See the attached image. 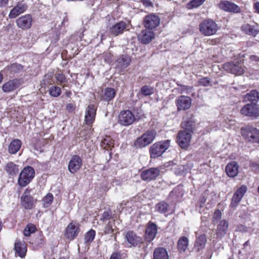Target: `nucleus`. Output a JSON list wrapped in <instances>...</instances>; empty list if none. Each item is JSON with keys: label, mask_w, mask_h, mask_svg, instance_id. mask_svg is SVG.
<instances>
[{"label": "nucleus", "mask_w": 259, "mask_h": 259, "mask_svg": "<svg viewBox=\"0 0 259 259\" xmlns=\"http://www.w3.org/2000/svg\"><path fill=\"white\" fill-rule=\"evenodd\" d=\"M219 29L216 22L211 19H205L199 24V31L205 36H210L215 34Z\"/></svg>", "instance_id": "f257e3e1"}, {"label": "nucleus", "mask_w": 259, "mask_h": 259, "mask_svg": "<svg viewBox=\"0 0 259 259\" xmlns=\"http://www.w3.org/2000/svg\"><path fill=\"white\" fill-rule=\"evenodd\" d=\"M170 140L158 141L152 144L149 148L151 158L155 159L160 157L170 146Z\"/></svg>", "instance_id": "f03ea898"}, {"label": "nucleus", "mask_w": 259, "mask_h": 259, "mask_svg": "<svg viewBox=\"0 0 259 259\" xmlns=\"http://www.w3.org/2000/svg\"><path fill=\"white\" fill-rule=\"evenodd\" d=\"M154 130H147L142 135L138 137L134 143V146L136 148H143L152 143L156 136Z\"/></svg>", "instance_id": "7ed1b4c3"}, {"label": "nucleus", "mask_w": 259, "mask_h": 259, "mask_svg": "<svg viewBox=\"0 0 259 259\" xmlns=\"http://www.w3.org/2000/svg\"><path fill=\"white\" fill-rule=\"evenodd\" d=\"M35 171L30 166L25 167L21 171L18 180V184L21 187H25L28 185L34 178Z\"/></svg>", "instance_id": "20e7f679"}, {"label": "nucleus", "mask_w": 259, "mask_h": 259, "mask_svg": "<svg viewBox=\"0 0 259 259\" xmlns=\"http://www.w3.org/2000/svg\"><path fill=\"white\" fill-rule=\"evenodd\" d=\"M242 137L249 142L259 143V130L251 125L241 129Z\"/></svg>", "instance_id": "39448f33"}, {"label": "nucleus", "mask_w": 259, "mask_h": 259, "mask_svg": "<svg viewBox=\"0 0 259 259\" xmlns=\"http://www.w3.org/2000/svg\"><path fill=\"white\" fill-rule=\"evenodd\" d=\"M182 131L193 134L196 130V120L193 114L187 112L180 124Z\"/></svg>", "instance_id": "423d86ee"}, {"label": "nucleus", "mask_w": 259, "mask_h": 259, "mask_svg": "<svg viewBox=\"0 0 259 259\" xmlns=\"http://www.w3.org/2000/svg\"><path fill=\"white\" fill-rule=\"evenodd\" d=\"M135 120L134 114L128 109L121 110L118 116V122L123 126L131 125Z\"/></svg>", "instance_id": "0eeeda50"}, {"label": "nucleus", "mask_w": 259, "mask_h": 259, "mask_svg": "<svg viewBox=\"0 0 259 259\" xmlns=\"http://www.w3.org/2000/svg\"><path fill=\"white\" fill-rule=\"evenodd\" d=\"M192 134L185 131L180 130L177 134L176 142L179 146L183 149H187L191 143Z\"/></svg>", "instance_id": "6e6552de"}, {"label": "nucleus", "mask_w": 259, "mask_h": 259, "mask_svg": "<svg viewBox=\"0 0 259 259\" xmlns=\"http://www.w3.org/2000/svg\"><path fill=\"white\" fill-rule=\"evenodd\" d=\"M160 175V170L158 167H151L141 171V179L146 182L155 181Z\"/></svg>", "instance_id": "1a4fd4ad"}, {"label": "nucleus", "mask_w": 259, "mask_h": 259, "mask_svg": "<svg viewBox=\"0 0 259 259\" xmlns=\"http://www.w3.org/2000/svg\"><path fill=\"white\" fill-rule=\"evenodd\" d=\"M31 189L26 188L21 197V203L22 206L25 209H31L34 206L36 200L30 195Z\"/></svg>", "instance_id": "9d476101"}, {"label": "nucleus", "mask_w": 259, "mask_h": 259, "mask_svg": "<svg viewBox=\"0 0 259 259\" xmlns=\"http://www.w3.org/2000/svg\"><path fill=\"white\" fill-rule=\"evenodd\" d=\"M160 22V19L159 16L151 13L145 16L143 25L146 29L153 30L159 25Z\"/></svg>", "instance_id": "9b49d317"}, {"label": "nucleus", "mask_w": 259, "mask_h": 259, "mask_svg": "<svg viewBox=\"0 0 259 259\" xmlns=\"http://www.w3.org/2000/svg\"><path fill=\"white\" fill-rule=\"evenodd\" d=\"M32 16L29 14L22 15L16 20L18 28L24 31L29 29L32 25Z\"/></svg>", "instance_id": "f8f14e48"}, {"label": "nucleus", "mask_w": 259, "mask_h": 259, "mask_svg": "<svg viewBox=\"0 0 259 259\" xmlns=\"http://www.w3.org/2000/svg\"><path fill=\"white\" fill-rule=\"evenodd\" d=\"M241 114L251 118L259 116V105L257 104H247L241 109Z\"/></svg>", "instance_id": "ddd939ff"}, {"label": "nucleus", "mask_w": 259, "mask_h": 259, "mask_svg": "<svg viewBox=\"0 0 259 259\" xmlns=\"http://www.w3.org/2000/svg\"><path fill=\"white\" fill-rule=\"evenodd\" d=\"M247 190V186L242 185L239 187L234 193L231 199L230 207L232 208H235L240 202L241 199L244 197Z\"/></svg>", "instance_id": "4468645a"}, {"label": "nucleus", "mask_w": 259, "mask_h": 259, "mask_svg": "<svg viewBox=\"0 0 259 259\" xmlns=\"http://www.w3.org/2000/svg\"><path fill=\"white\" fill-rule=\"evenodd\" d=\"M79 231V225L72 221L66 228L64 232V236L66 239L72 241L78 236Z\"/></svg>", "instance_id": "2eb2a0df"}, {"label": "nucleus", "mask_w": 259, "mask_h": 259, "mask_svg": "<svg viewBox=\"0 0 259 259\" xmlns=\"http://www.w3.org/2000/svg\"><path fill=\"white\" fill-rule=\"evenodd\" d=\"M82 159L78 155H73L71 156L68 165V171L72 174L77 172L82 166Z\"/></svg>", "instance_id": "dca6fc26"}, {"label": "nucleus", "mask_w": 259, "mask_h": 259, "mask_svg": "<svg viewBox=\"0 0 259 259\" xmlns=\"http://www.w3.org/2000/svg\"><path fill=\"white\" fill-rule=\"evenodd\" d=\"M157 233V226L155 223L149 221L145 230V239L146 241L150 242L155 238Z\"/></svg>", "instance_id": "f3484780"}, {"label": "nucleus", "mask_w": 259, "mask_h": 259, "mask_svg": "<svg viewBox=\"0 0 259 259\" xmlns=\"http://www.w3.org/2000/svg\"><path fill=\"white\" fill-rule=\"evenodd\" d=\"M218 7L221 10L228 12L238 13L241 11L238 5L228 1H221L218 4Z\"/></svg>", "instance_id": "a211bd4d"}, {"label": "nucleus", "mask_w": 259, "mask_h": 259, "mask_svg": "<svg viewBox=\"0 0 259 259\" xmlns=\"http://www.w3.org/2000/svg\"><path fill=\"white\" fill-rule=\"evenodd\" d=\"M175 102L178 111L186 110L191 107L192 100L188 96L181 95L176 100Z\"/></svg>", "instance_id": "6ab92c4d"}, {"label": "nucleus", "mask_w": 259, "mask_h": 259, "mask_svg": "<svg viewBox=\"0 0 259 259\" xmlns=\"http://www.w3.org/2000/svg\"><path fill=\"white\" fill-rule=\"evenodd\" d=\"M224 68L226 71L236 75H241L244 72L243 68L239 66L238 62L235 63L233 62H226L224 64Z\"/></svg>", "instance_id": "aec40b11"}, {"label": "nucleus", "mask_w": 259, "mask_h": 259, "mask_svg": "<svg viewBox=\"0 0 259 259\" xmlns=\"http://www.w3.org/2000/svg\"><path fill=\"white\" fill-rule=\"evenodd\" d=\"M27 5L23 1L19 2L17 5L10 11L9 17L10 19H15L21 14L24 13L27 9Z\"/></svg>", "instance_id": "412c9836"}, {"label": "nucleus", "mask_w": 259, "mask_h": 259, "mask_svg": "<svg viewBox=\"0 0 259 259\" xmlns=\"http://www.w3.org/2000/svg\"><path fill=\"white\" fill-rule=\"evenodd\" d=\"M14 250L16 254L21 258H24L27 251V247L25 242L16 239L14 243Z\"/></svg>", "instance_id": "4be33fe9"}, {"label": "nucleus", "mask_w": 259, "mask_h": 259, "mask_svg": "<svg viewBox=\"0 0 259 259\" xmlns=\"http://www.w3.org/2000/svg\"><path fill=\"white\" fill-rule=\"evenodd\" d=\"M240 29L245 34L253 37H255L259 33L258 25L256 23L253 25L248 23L244 24L241 26Z\"/></svg>", "instance_id": "5701e85b"}, {"label": "nucleus", "mask_w": 259, "mask_h": 259, "mask_svg": "<svg viewBox=\"0 0 259 259\" xmlns=\"http://www.w3.org/2000/svg\"><path fill=\"white\" fill-rule=\"evenodd\" d=\"M21 84L20 79L14 78L5 82L2 86V90L5 93H10L18 88Z\"/></svg>", "instance_id": "b1692460"}, {"label": "nucleus", "mask_w": 259, "mask_h": 259, "mask_svg": "<svg viewBox=\"0 0 259 259\" xmlns=\"http://www.w3.org/2000/svg\"><path fill=\"white\" fill-rule=\"evenodd\" d=\"M229 226V224L227 220L224 219L219 222L215 232L218 238L222 239L227 234Z\"/></svg>", "instance_id": "393cba45"}, {"label": "nucleus", "mask_w": 259, "mask_h": 259, "mask_svg": "<svg viewBox=\"0 0 259 259\" xmlns=\"http://www.w3.org/2000/svg\"><path fill=\"white\" fill-rule=\"evenodd\" d=\"M97 108L93 104H90L88 106L87 110L85 114V122L89 126H92L95 120L96 115Z\"/></svg>", "instance_id": "a878e982"}, {"label": "nucleus", "mask_w": 259, "mask_h": 259, "mask_svg": "<svg viewBox=\"0 0 259 259\" xmlns=\"http://www.w3.org/2000/svg\"><path fill=\"white\" fill-rule=\"evenodd\" d=\"M126 23L123 21H120L113 25L109 29V32L114 36L122 34L126 30Z\"/></svg>", "instance_id": "bb28decb"}, {"label": "nucleus", "mask_w": 259, "mask_h": 259, "mask_svg": "<svg viewBox=\"0 0 259 259\" xmlns=\"http://www.w3.org/2000/svg\"><path fill=\"white\" fill-rule=\"evenodd\" d=\"M125 238L131 246L136 247L143 243V239L138 236L133 231H128L125 234Z\"/></svg>", "instance_id": "cd10ccee"}, {"label": "nucleus", "mask_w": 259, "mask_h": 259, "mask_svg": "<svg viewBox=\"0 0 259 259\" xmlns=\"http://www.w3.org/2000/svg\"><path fill=\"white\" fill-rule=\"evenodd\" d=\"M155 211L158 213L163 214L165 217L172 213L169 204L164 200L156 204Z\"/></svg>", "instance_id": "c85d7f7f"}, {"label": "nucleus", "mask_w": 259, "mask_h": 259, "mask_svg": "<svg viewBox=\"0 0 259 259\" xmlns=\"http://www.w3.org/2000/svg\"><path fill=\"white\" fill-rule=\"evenodd\" d=\"M155 37V33L152 30H143L138 35L139 41L143 44H149Z\"/></svg>", "instance_id": "c756f323"}, {"label": "nucleus", "mask_w": 259, "mask_h": 259, "mask_svg": "<svg viewBox=\"0 0 259 259\" xmlns=\"http://www.w3.org/2000/svg\"><path fill=\"white\" fill-rule=\"evenodd\" d=\"M116 94V92L114 88L107 87L102 91L100 99L102 101L109 102L113 100Z\"/></svg>", "instance_id": "7c9ffc66"}, {"label": "nucleus", "mask_w": 259, "mask_h": 259, "mask_svg": "<svg viewBox=\"0 0 259 259\" xmlns=\"http://www.w3.org/2000/svg\"><path fill=\"white\" fill-rule=\"evenodd\" d=\"M24 68L22 65L14 63L7 66L4 68L3 71L10 75L20 73Z\"/></svg>", "instance_id": "2f4dec72"}, {"label": "nucleus", "mask_w": 259, "mask_h": 259, "mask_svg": "<svg viewBox=\"0 0 259 259\" xmlns=\"http://www.w3.org/2000/svg\"><path fill=\"white\" fill-rule=\"evenodd\" d=\"M227 175L230 178H234L238 174V165L236 161L228 163L225 168Z\"/></svg>", "instance_id": "473e14b6"}, {"label": "nucleus", "mask_w": 259, "mask_h": 259, "mask_svg": "<svg viewBox=\"0 0 259 259\" xmlns=\"http://www.w3.org/2000/svg\"><path fill=\"white\" fill-rule=\"evenodd\" d=\"M114 141L110 136H106L102 141L101 146L105 150L110 151V158H111L112 153V149L114 147Z\"/></svg>", "instance_id": "72a5a7b5"}, {"label": "nucleus", "mask_w": 259, "mask_h": 259, "mask_svg": "<svg viewBox=\"0 0 259 259\" xmlns=\"http://www.w3.org/2000/svg\"><path fill=\"white\" fill-rule=\"evenodd\" d=\"M131 62V57L127 55L120 56L116 60V67L124 69L128 66Z\"/></svg>", "instance_id": "f704fd0d"}, {"label": "nucleus", "mask_w": 259, "mask_h": 259, "mask_svg": "<svg viewBox=\"0 0 259 259\" xmlns=\"http://www.w3.org/2000/svg\"><path fill=\"white\" fill-rule=\"evenodd\" d=\"M153 259H169L167 251L164 247L156 248L153 251Z\"/></svg>", "instance_id": "c9c22d12"}, {"label": "nucleus", "mask_w": 259, "mask_h": 259, "mask_svg": "<svg viewBox=\"0 0 259 259\" xmlns=\"http://www.w3.org/2000/svg\"><path fill=\"white\" fill-rule=\"evenodd\" d=\"M5 170L10 177L16 176L19 171V165L13 162H8L5 167Z\"/></svg>", "instance_id": "e433bc0d"}, {"label": "nucleus", "mask_w": 259, "mask_h": 259, "mask_svg": "<svg viewBox=\"0 0 259 259\" xmlns=\"http://www.w3.org/2000/svg\"><path fill=\"white\" fill-rule=\"evenodd\" d=\"M244 100L250 102V104H257L259 101V92L256 90H252L244 96Z\"/></svg>", "instance_id": "4c0bfd02"}, {"label": "nucleus", "mask_w": 259, "mask_h": 259, "mask_svg": "<svg viewBox=\"0 0 259 259\" xmlns=\"http://www.w3.org/2000/svg\"><path fill=\"white\" fill-rule=\"evenodd\" d=\"M22 142L20 140L16 139L12 140L8 147V152L11 154H16L21 147Z\"/></svg>", "instance_id": "58836bf2"}, {"label": "nucleus", "mask_w": 259, "mask_h": 259, "mask_svg": "<svg viewBox=\"0 0 259 259\" xmlns=\"http://www.w3.org/2000/svg\"><path fill=\"white\" fill-rule=\"evenodd\" d=\"M189 240L187 237L182 236L180 238L177 243V248L180 253L185 252L188 248Z\"/></svg>", "instance_id": "ea45409f"}, {"label": "nucleus", "mask_w": 259, "mask_h": 259, "mask_svg": "<svg viewBox=\"0 0 259 259\" xmlns=\"http://www.w3.org/2000/svg\"><path fill=\"white\" fill-rule=\"evenodd\" d=\"M96 235V231L93 229H91L84 235V243L90 245L94 240Z\"/></svg>", "instance_id": "a19ab883"}, {"label": "nucleus", "mask_w": 259, "mask_h": 259, "mask_svg": "<svg viewBox=\"0 0 259 259\" xmlns=\"http://www.w3.org/2000/svg\"><path fill=\"white\" fill-rule=\"evenodd\" d=\"M37 231L36 226L32 223H28L24 228L23 232L25 237H29L31 234L34 233Z\"/></svg>", "instance_id": "79ce46f5"}, {"label": "nucleus", "mask_w": 259, "mask_h": 259, "mask_svg": "<svg viewBox=\"0 0 259 259\" xmlns=\"http://www.w3.org/2000/svg\"><path fill=\"white\" fill-rule=\"evenodd\" d=\"M206 242V236L204 234H202L197 238L195 245L198 247V250H199L204 247Z\"/></svg>", "instance_id": "37998d69"}, {"label": "nucleus", "mask_w": 259, "mask_h": 259, "mask_svg": "<svg viewBox=\"0 0 259 259\" xmlns=\"http://www.w3.org/2000/svg\"><path fill=\"white\" fill-rule=\"evenodd\" d=\"M54 200V196L52 193H48L43 198H42V204L43 207L45 208H48L49 207L51 204L52 203Z\"/></svg>", "instance_id": "c03bdc74"}, {"label": "nucleus", "mask_w": 259, "mask_h": 259, "mask_svg": "<svg viewBox=\"0 0 259 259\" xmlns=\"http://www.w3.org/2000/svg\"><path fill=\"white\" fill-rule=\"evenodd\" d=\"M115 220H113V221H109L105 225L104 229V234H111L114 233V229L113 227L115 226Z\"/></svg>", "instance_id": "a18cd8bd"}, {"label": "nucleus", "mask_w": 259, "mask_h": 259, "mask_svg": "<svg viewBox=\"0 0 259 259\" xmlns=\"http://www.w3.org/2000/svg\"><path fill=\"white\" fill-rule=\"evenodd\" d=\"M206 0H191L187 5L186 7L188 9L197 8L201 6Z\"/></svg>", "instance_id": "49530a36"}, {"label": "nucleus", "mask_w": 259, "mask_h": 259, "mask_svg": "<svg viewBox=\"0 0 259 259\" xmlns=\"http://www.w3.org/2000/svg\"><path fill=\"white\" fill-rule=\"evenodd\" d=\"M115 214L112 213L110 209L104 211L100 218V221L105 222L113 219Z\"/></svg>", "instance_id": "de8ad7c7"}, {"label": "nucleus", "mask_w": 259, "mask_h": 259, "mask_svg": "<svg viewBox=\"0 0 259 259\" xmlns=\"http://www.w3.org/2000/svg\"><path fill=\"white\" fill-rule=\"evenodd\" d=\"M49 92L52 97H58L61 94L62 91L60 87L54 85L50 88Z\"/></svg>", "instance_id": "09e8293b"}, {"label": "nucleus", "mask_w": 259, "mask_h": 259, "mask_svg": "<svg viewBox=\"0 0 259 259\" xmlns=\"http://www.w3.org/2000/svg\"><path fill=\"white\" fill-rule=\"evenodd\" d=\"M141 93L145 96H150L153 93V88L144 85L141 89Z\"/></svg>", "instance_id": "8fccbe9b"}, {"label": "nucleus", "mask_w": 259, "mask_h": 259, "mask_svg": "<svg viewBox=\"0 0 259 259\" xmlns=\"http://www.w3.org/2000/svg\"><path fill=\"white\" fill-rule=\"evenodd\" d=\"M178 85L180 87L181 93H185L186 94H190L193 90V87L183 84H178Z\"/></svg>", "instance_id": "3c124183"}, {"label": "nucleus", "mask_w": 259, "mask_h": 259, "mask_svg": "<svg viewBox=\"0 0 259 259\" xmlns=\"http://www.w3.org/2000/svg\"><path fill=\"white\" fill-rule=\"evenodd\" d=\"M198 83L199 85L203 87H208L211 85L210 79L207 77H204L200 78L198 81Z\"/></svg>", "instance_id": "603ef678"}, {"label": "nucleus", "mask_w": 259, "mask_h": 259, "mask_svg": "<svg viewBox=\"0 0 259 259\" xmlns=\"http://www.w3.org/2000/svg\"><path fill=\"white\" fill-rule=\"evenodd\" d=\"M222 216V213L220 209L215 210L212 218V223L213 224H215L217 222H218L219 220H220Z\"/></svg>", "instance_id": "864d4df0"}, {"label": "nucleus", "mask_w": 259, "mask_h": 259, "mask_svg": "<svg viewBox=\"0 0 259 259\" xmlns=\"http://www.w3.org/2000/svg\"><path fill=\"white\" fill-rule=\"evenodd\" d=\"M55 78L57 79V80L61 83H63L67 82V78L65 75L63 73L56 74Z\"/></svg>", "instance_id": "5fc2aeb1"}, {"label": "nucleus", "mask_w": 259, "mask_h": 259, "mask_svg": "<svg viewBox=\"0 0 259 259\" xmlns=\"http://www.w3.org/2000/svg\"><path fill=\"white\" fill-rule=\"evenodd\" d=\"M236 231L245 233L247 231V227L243 224H238L236 228Z\"/></svg>", "instance_id": "6e6d98bb"}, {"label": "nucleus", "mask_w": 259, "mask_h": 259, "mask_svg": "<svg viewBox=\"0 0 259 259\" xmlns=\"http://www.w3.org/2000/svg\"><path fill=\"white\" fill-rule=\"evenodd\" d=\"M122 254L120 251L113 252L109 259H121Z\"/></svg>", "instance_id": "4d7b16f0"}, {"label": "nucleus", "mask_w": 259, "mask_h": 259, "mask_svg": "<svg viewBox=\"0 0 259 259\" xmlns=\"http://www.w3.org/2000/svg\"><path fill=\"white\" fill-rule=\"evenodd\" d=\"M140 2L145 7H153V3L150 0H140Z\"/></svg>", "instance_id": "13d9d810"}, {"label": "nucleus", "mask_w": 259, "mask_h": 259, "mask_svg": "<svg viewBox=\"0 0 259 259\" xmlns=\"http://www.w3.org/2000/svg\"><path fill=\"white\" fill-rule=\"evenodd\" d=\"M250 167L252 170L254 171H259V164L255 163H252L250 164Z\"/></svg>", "instance_id": "bf43d9fd"}, {"label": "nucleus", "mask_w": 259, "mask_h": 259, "mask_svg": "<svg viewBox=\"0 0 259 259\" xmlns=\"http://www.w3.org/2000/svg\"><path fill=\"white\" fill-rule=\"evenodd\" d=\"M249 59L251 61H255L256 62H259V57L255 55H252L249 56Z\"/></svg>", "instance_id": "052dcab7"}, {"label": "nucleus", "mask_w": 259, "mask_h": 259, "mask_svg": "<svg viewBox=\"0 0 259 259\" xmlns=\"http://www.w3.org/2000/svg\"><path fill=\"white\" fill-rule=\"evenodd\" d=\"M9 0H0V7H6L9 3Z\"/></svg>", "instance_id": "680f3d73"}, {"label": "nucleus", "mask_w": 259, "mask_h": 259, "mask_svg": "<svg viewBox=\"0 0 259 259\" xmlns=\"http://www.w3.org/2000/svg\"><path fill=\"white\" fill-rule=\"evenodd\" d=\"M66 109L69 111V112H71L73 110H74V106L71 103H69V104H67L66 105Z\"/></svg>", "instance_id": "e2e57ef3"}, {"label": "nucleus", "mask_w": 259, "mask_h": 259, "mask_svg": "<svg viewBox=\"0 0 259 259\" xmlns=\"http://www.w3.org/2000/svg\"><path fill=\"white\" fill-rule=\"evenodd\" d=\"M253 8L255 10V12L259 14V2H256L254 4Z\"/></svg>", "instance_id": "0e129e2a"}, {"label": "nucleus", "mask_w": 259, "mask_h": 259, "mask_svg": "<svg viewBox=\"0 0 259 259\" xmlns=\"http://www.w3.org/2000/svg\"><path fill=\"white\" fill-rule=\"evenodd\" d=\"M65 95L67 97L70 98L72 95V93L70 91L65 92Z\"/></svg>", "instance_id": "69168bd1"}, {"label": "nucleus", "mask_w": 259, "mask_h": 259, "mask_svg": "<svg viewBox=\"0 0 259 259\" xmlns=\"http://www.w3.org/2000/svg\"><path fill=\"white\" fill-rule=\"evenodd\" d=\"M249 245V240L246 241L243 244V246L246 247Z\"/></svg>", "instance_id": "338daca9"}, {"label": "nucleus", "mask_w": 259, "mask_h": 259, "mask_svg": "<svg viewBox=\"0 0 259 259\" xmlns=\"http://www.w3.org/2000/svg\"><path fill=\"white\" fill-rule=\"evenodd\" d=\"M3 79V75L2 72H0V83L2 82Z\"/></svg>", "instance_id": "774afa93"}]
</instances>
